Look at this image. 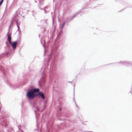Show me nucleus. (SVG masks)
I'll list each match as a JSON object with an SVG mask.
<instances>
[{
	"label": "nucleus",
	"instance_id": "1",
	"mask_svg": "<svg viewBox=\"0 0 132 132\" xmlns=\"http://www.w3.org/2000/svg\"><path fill=\"white\" fill-rule=\"evenodd\" d=\"M37 95V94H34L32 90L28 91L27 93V96L29 99H33Z\"/></svg>",
	"mask_w": 132,
	"mask_h": 132
},
{
	"label": "nucleus",
	"instance_id": "2",
	"mask_svg": "<svg viewBox=\"0 0 132 132\" xmlns=\"http://www.w3.org/2000/svg\"><path fill=\"white\" fill-rule=\"evenodd\" d=\"M17 41H15L11 43V45L12 47V48L14 49H15L16 48L17 44Z\"/></svg>",
	"mask_w": 132,
	"mask_h": 132
},
{
	"label": "nucleus",
	"instance_id": "3",
	"mask_svg": "<svg viewBox=\"0 0 132 132\" xmlns=\"http://www.w3.org/2000/svg\"><path fill=\"white\" fill-rule=\"evenodd\" d=\"M11 33H10V34H9L8 35V40L9 42L11 44Z\"/></svg>",
	"mask_w": 132,
	"mask_h": 132
},
{
	"label": "nucleus",
	"instance_id": "4",
	"mask_svg": "<svg viewBox=\"0 0 132 132\" xmlns=\"http://www.w3.org/2000/svg\"><path fill=\"white\" fill-rule=\"evenodd\" d=\"M37 95L40 96L42 97V98L43 99H44L45 98V97L44 96V94L42 93L39 92Z\"/></svg>",
	"mask_w": 132,
	"mask_h": 132
},
{
	"label": "nucleus",
	"instance_id": "5",
	"mask_svg": "<svg viewBox=\"0 0 132 132\" xmlns=\"http://www.w3.org/2000/svg\"><path fill=\"white\" fill-rule=\"evenodd\" d=\"M34 93H37L39 92V89H35L32 90Z\"/></svg>",
	"mask_w": 132,
	"mask_h": 132
},
{
	"label": "nucleus",
	"instance_id": "6",
	"mask_svg": "<svg viewBox=\"0 0 132 132\" xmlns=\"http://www.w3.org/2000/svg\"><path fill=\"white\" fill-rule=\"evenodd\" d=\"M3 1V0H1L0 2V6L2 4Z\"/></svg>",
	"mask_w": 132,
	"mask_h": 132
},
{
	"label": "nucleus",
	"instance_id": "7",
	"mask_svg": "<svg viewBox=\"0 0 132 132\" xmlns=\"http://www.w3.org/2000/svg\"><path fill=\"white\" fill-rule=\"evenodd\" d=\"M65 22H64L63 23V25H62V28H63L64 27V25H65Z\"/></svg>",
	"mask_w": 132,
	"mask_h": 132
},
{
	"label": "nucleus",
	"instance_id": "8",
	"mask_svg": "<svg viewBox=\"0 0 132 132\" xmlns=\"http://www.w3.org/2000/svg\"><path fill=\"white\" fill-rule=\"evenodd\" d=\"M129 93L130 94H131V96H132V93H131V92H130V93Z\"/></svg>",
	"mask_w": 132,
	"mask_h": 132
},
{
	"label": "nucleus",
	"instance_id": "9",
	"mask_svg": "<svg viewBox=\"0 0 132 132\" xmlns=\"http://www.w3.org/2000/svg\"><path fill=\"white\" fill-rule=\"evenodd\" d=\"M60 109L61 110V108H60Z\"/></svg>",
	"mask_w": 132,
	"mask_h": 132
}]
</instances>
